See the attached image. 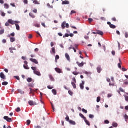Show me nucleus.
Wrapping results in <instances>:
<instances>
[{
  "label": "nucleus",
  "instance_id": "1",
  "mask_svg": "<svg viewBox=\"0 0 128 128\" xmlns=\"http://www.w3.org/2000/svg\"><path fill=\"white\" fill-rule=\"evenodd\" d=\"M32 70H34V74L38 76H42L40 72L36 70H38L36 67H32Z\"/></svg>",
  "mask_w": 128,
  "mask_h": 128
},
{
  "label": "nucleus",
  "instance_id": "2",
  "mask_svg": "<svg viewBox=\"0 0 128 128\" xmlns=\"http://www.w3.org/2000/svg\"><path fill=\"white\" fill-rule=\"evenodd\" d=\"M8 22L10 24H12V26H14V24H20V21H14L12 19H10L8 20Z\"/></svg>",
  "mask_w": 128,
  "mask_h": 128
},
{
  "label": "nucleus",
  "instance_id": "3",
  "mask_svg": "<svg viewBox=\"0 0 128 128\" xmlns=\"http://www.w3.org/2000/svg\"><path fill=\"white\" fill-rule=\"evenodd\" d=\"M4 120H6L8 122H12V120L11 118H8V116H5L4 118Z\"/></svg>",
  "mask_w": 128,
  "mask_h": 128
},
{
  "label": "nucleus",
  "instance_id": "4",
  "mask_svg": "<svg viewBox=\"0 0 128 128\" xmlns=\"http://www.w3.org/2000/svg\"><path fill=\"white\" fill-rule=\"evenodd\" d=\"M28 104L30 106H36V102H34V101L30 100L28 102Z\"/></svg>",
  "mask_w": 128,
  "mask_h": 128
},
{
  "label": "nucleus",
  "instance_id": "5",
  "mask_svg": "<svg viewBox=\"0 0 128 128\" xmlns=\"http://www.w3.org/2000/svg\"><path fill=\"white\" fill-rule=\"evenodd\" d=\"M30 60L32 62H34V64H38V60L36 59L30 58Z\"/></svg>",
  "mask_w": 128,
  "mask_h": 128
},
{
  "label": "nucleus",
  "instance_id": "6",
  "mask_svg": "<svg viewBox=\"0 0 128 128\" xmlns=\"http://www.w3.org/2000/svg\"><path fill=\"white\" fill-rule=\"evenodd\" d=\"M76 64L78 66H80V68H82V66H84V62H82V63H80L79 62H76Z\"/></svg>",
  "mask_w": 128,
  "mask_h": 128
},
{
  "label": "nucleus",
  "instance_id": "7",
  "mask_svg": "<svg viewBox=\"0 0 128 128\" xmlns=\"http://www.w3.org/2000/svg\"><path fill=\"white\" fill-rule=\"evenodd\" d=\"M0 76L2 80H6V76L4 74V72H1L0 74Z\"/></svg>",
  "mask_w": 128,
  "mask_h": 128
},
{
  "label": "nucleus",
  "instance_id": "8",
  "mask_svg": "<svg viewBox=\"0 0 128 128\" xmlns=\"http://www.w3.org/2000/svg\"><path fill=\"white\" fill-rule=\"evenodd\" d=\"M55 70L58 74H62V70H60V68H56Z\"/></svg>",
  "mask_w": 128,
  "mask_h": 128
},
{
  "label": "nucleus",
  "instance_id": "9",
  "mask_svg": "<svg viewBox=\"0 0 128 128\" xmlns=\"http://www.w3.org/2000/svg\"><path fill=\"white\" fill-rule=\"evenodd\" d=\"M9 50H10V52L11 54H14V51L13 50H16V48H9Z\"/></svg>",
  "mask_w": 128,
  "mask_h": 128
},
{
  "label": "nucleus",
  "instance_id": "10",
  "mask_svg": "<svg viewBox=\"0 0 128 128\" xmlns=\"http://www.w3.org/2000/svg\"><path fill=\"white\" fill-rule=\"evenodd\" d=\"M96 34H99L100 36H104V32L100 30H97Z\"/></svg>",
  "mask_w": 128,
  "mask_h": 128
},
{
  "label": "nucleus",
  "instance_id": "11",
  "mask_svg": "<svg viewBox=\"0 0 128 128\" xmlns=\"http://www.w3.org/2000/svg\"><path fill=\"white\" fill-rule=\"evenodd\" d=\"M49 78L51 80V82H54V76L52 74L49 75Z\"/></svg>",
  "mask_w": 128,
  "mask_h": 128
},
{
  "label": "nucleus",
  "instance_id": "12",
  "mask_svg": "<svg viewBox=\"0 0 128 128\" xmlns=\"http://www.w3.org/2000/svg\"><path fill=\"white\" fill-rule=\"evenodd\" d=\"M119 61L120 63L118 64V66L119 68H122V60H120V58H119Z\"/></svg>",
  "mask_w": 128,
  "mask_h": 128
},
{
  "label": "nucleus",
  "instance_id": "13",
  "mask_svg": "<svg viewBox=\"0 0 128 128\" xmlns=\"http://www.w3.org/2000/svg\"><path fill=\"white\" fill-rule=\"evenodd\" d=\"M65 56L68 60H70V55L66 53L65 54Z\"/></svg>",
  "mask_w": 128,
  "mask_h": 128
},
{
  "label": "nucleus",
  "instance_id": "14",
  "mask_svg": "<svg viewBox=\"0 0 128 128\" xmlns=\"http://www.w3.org/2000/svg\"><path fill=\"white\" fill-rule=\"evenodd\" d=\"M62 4L63 5L70 4V1H68V0L63 1L62 2Z\"/></svg>",
  "mask_w": 128,
  "mask_h": 128
},
{
  "label": "nucleus",
  "instance_id": "15",
  "mask_svg": "<svg viewBox=\"0 0 128 128\" xmlns=\"http://www.w3.org/2000/svg\"><path fill=\"white\" fill-rule=\"evenodd\" d=\"M16 26V30H20V25H18V24H15Z\"/></svg>",
  "mask_w": 128,
  "mask_h": 128
},
{
  "label": "nucleus",
  "instance_id": "16",
  "mask_svg": "<svg viewBox=\"0 0 128 128\" xmlns=\"http://www.w3.org/2000/svg\"><path fill=\"white\" fill-rule=\"evenodd\" d=\"M69 122L70 124H72V126H76V122L72 120H69Z\"/></svg>",
  "mask_w": 128,
  "mask_h": 128
},
{
  "label": "nucleus",
  "instance_id": "17",
  "mask_svg": "<svg viewBox=\"0 0 128 128\" xmlns=\"http://www.w3.org/2000/svg\"><path fill=\"white\" fill-rule=\"evenodd\" d=\"M50 52H51V54H56V48H52Z\"/></svg>",
  "mask_w": 128,
  "mask_h": 128
},
{
  "label": "nucleus",
  "instance_id": "18",
  "mask_svg": "<svg viewBox=\"0 0 128 128\" xmlns=\"http://www.w3.org/2000/svg\"><path fill=\"white\" fill-rule=\"evenodd\" d=\"M97 70H98V74H100V72L102 70V68H100V66L98 67Z\"/></svg>",
  "mask_w": 128,
  "mask_h": 128
},
{
  "label": "nucleus",
  "instance_id": "19",
  "mask_svg": "<svg viewBox=\"0 0 128 128\" xmlns=\"http://www.w3.org/2000/svg\"><path fill=\"white\" fill-rule=\"evenodd\" d=\"M29 16L32 18H36V16H34V14L32 13H30Z\"/></svg>",
  "mask_w": 128,
  "mask_h": 128
},
{
  "label": "nucleus",
  "instance_id": "20",
  "mask_svg": "<svg viewBox=\"0 0 128 128\" xmlns=\"http://www.w3.org/2000/svg\"><path fill=\"white\" fill-rule=\"evenodd\" d=\"M85 122L88 126H90V122L87 120L86 118L84 120Z\"/></svg>",
  "mask_w": 128,
  "mask_h": 128
},
{
  "label": "nucleus",
  "instance_id": "21",
  "mask_svg": "<svg viewBox=\"0 0 128 128\" xmlns=\"http://www.w3.org/2000/svg\"><path fill=\"white\" fill-rule=\"evenodd\" d=\"M33 4H40V2H38V0H34L33 2Z\"/></svg>",
  "mask_w": 128,
  "mask_h": 128
},
{
  "label": "nucleus",
  "instance_id": "22",
  "mask_svg": "<svg viewBox=\"0 0 128 128\" xmlns=\"http://www.w3.org/2000/svg\"><path fill=\"white\" fill-rule=\"evenodd\" d=\"M10 40L12 42H16V38H10Z\"/></svg>",
  "mask_w": 128,
  "mask_h": 128
},
{
  "label": "nucleus",
  "instance_id": "23",
  "mask_svg": "<svg viewBox=\"0 0 128 128\" xmlns=\"http://www.w3.org/2000/svg\"><path fill=\"white\" fill-rule=\"evenodd\" d=\"M4 6L5 8H6V10H8V9L10 8V6L8 5V4H4Z\"/></svg>",
  "mask_w": 128,
  "mask_h": 128
},
{
  "label": "nucleus",
  "instance_id": "24",
  "mask_svg": "<svg viewBox=\"0 0 128 128\" xmlns=\"http://www.w3.org/2000/svg\"><path fill=\"white\" fill-rule=\"evenodd\" d=\"M62 28L63 30H64V28H66V22H64L62 24Z\"/></svg>",
  "mask_w": 128,
  "mask_h": 128
},
{
  "label": "nucleus",
  "instance_id": "25",
  "mask_svg": "<svg viewBox=\"0 0 128 128\" xmlns=\"http://www.w3.org/2000/svg\"><path fill=\"white\" fill-rule=\"evenodd\" d=\"M24 68L25 70H30V67H28V65H26V64H24Z\"/></svg>",
  "mask_w": 128,
  "mask_h": 128
},
{
  "label": "nucleus",
  "instance_id": "26",
  "mask_svg": "<svg viewBox=\"0 0 128 128\" xmlns=\"http://www.w3.org/2000/svg\"><path fill=\"white\" fill-rule=\"evenodd\" d=\"M72 84L74 88H76V83H74V82H72Z\"/></svg>",
  "mask_w": 128,
  "mask_h": 128
},
{
  "label": "nucleus",
  "instance_id": "27",
  "mask_svg": "<svg viewBox=\"0 0 128 128\" xmlns=\"http://www.w3.org/2000/svg\"><path fill=\"white\" fill-rule=\"evenodd\" d=\"M110 28H112L113 30H114V28H116V26L112 24L110 26Z\"/></svg>",
  "mask_w": 128,
  "mask_h": 128
},
{
  "label": "nucleus",
  "instance_id": "28",
  "mask_svg": "<svg viewBox=\"0 0 128 128\" xmlns=\"http://www.w3.org/2000/svg\"><path fill=\"white\" fill-rule=\"evenodd\" d=\"M80 118H83L84 120H85L86 118L84 117V114H80Z\"/></svg>",
  "mask_w": 128,
  "mask_h": 128
},
{
  "label": "nucleus",
  "instance_id": "29",
  "mask_svg": "<svg viewBox=\"0 0 128 128\" xmlns=\"http://www.w3.org/2000/svg\"><path fill=\"white\" fill-rule=\"evenodd\" d=\"M52 94H54V96H56V94H57L56 90H52Z\"/></svg>",
  "mask_w": 128,
  "mask_h": 128
},
{
  "label": "nucleus",
  "instance_id": "30",
  "mask_svg": "<svg viewBox=\"0 0 128 128\" xmlns=\"http://www.w3.org/2000/svg\"><path fill=\"white\" fill-rule=\"evenodd\" d=\"M27 82H32V78H28L27 80Z\"/></svg>",
  "mask_w": 128,
  "mask_h": 128
},
{
  "label": "nucleus",
  "instance_id": "31",
  "mask_svg": "<svg viewBox=\"0 0 128 128\" xmlns=\"http://www.w3.org/2000/svg\"><path fill=\"white\" fill-rule=\"evenodd\" d=\"M2 86H8V82H4L2 83Z\"/></svg>",
  "mask_w": 128,
  "mask_h": 128
},
{
  "label": "nucleus",
  "instance_id": "32",
  "mask_svg": "<svg viewBox=\"0 0 128 128\" xmlns=\"http://www.w3.org/2000/svg\"><path fill=\"white\" fill-rule=\"evenodd\" d=\"M68 36H70V34H66L63 36V38H68Z\"/></svg>",
  "mask_w": 128,
  "mask_h": 128
},
{
  "label": "nucleus",
  "instance_id": "33",
  "mask_svg": "<svg viewBox=\"0 0 128 128\" xmlns=\"http://www.w3.org/2000/svg\"><path fill=\"white\" fill-rule=\"evenodd\" d=\"M4 34V29L0 30V34Z\"/></svg>",
  "mask_w": 128,
  "mask_h": 128
},
{
  "label": "nucleus",
  "instance_id": "34",
  "mask_svg": "<svg viewBox=\"0 0 128 128\" xmlns=\"http://www.w3.org/2000/svg\"><path fill=\"white\" fill-rule=\"evenodd\" d=\"M59 58H60V56L58 55H56L55 58L56 62H58V60Z\"/></svg>",
  "mask_w": 128,
  "mask_h": 128
},
{
  "label": "nucleus",
  "instance_id": "35",
  "mask_svg": "<svg viewBox=\"0 0 128 128\" xmlns=\"http://www.w3.org/2000/svg\"><path fill=\"white\" fill-rule=\"evenodd\" d=\"M73 74H74V76H78V74H80V72H72Z\"/></svg>",
  "mask_w": 128,
  "mask_h": 128
},
{
  "label": "nucleus",
  "instance_id": "36",
  "mask_svg": "<svg viewBox=\"0 0 128 128\" xmlns=\"http://www.w3.org/2000/svg\"><path fill=\"white\" fill-rule=\"evenodd\" d=\"M47 6L49 8H54V6H50V4H48Z\"/></svg>",
  "mask_w": 128,
  "mask_h": 128
},
{
  "label": "nucleus",
  "instance_id": "37",
  "mask_svg": "<svg viewBox=\"0 0 128 128\" xmlns=\"http://www.w3.org/2000/svg\"><path fill=\"white\" fill-rule=\"evenodd\" d=\"M112 126L114 128H118V124L113 123Z\"/></svg>",
  "mask_w": 128,
  "mask_h": 128
},
{
  "label": "nucleus",
  "instance_id": "38",
  "mask_svg": "<svg viewBox=\"0 0 128 128\" xmlns=\"http://www.w3.org/2000/svg\"><path fill=\"white\" fill-rule=\"evenodd\" d=\"M34 26H36V28H40V24H34Z\"/></svg>",
  "mask_w": 128,
  "mask_h": 128
},
{
  "label": "nucleus",
  "instance_id": "39",
  "mask_svg": "<svg viewBox=\"0 0 128 128\" xmlns=\"http://www.w3.org/2000/svg\"><path fill=\"white\" fill-rule=\"evenodd\" d=\"M20 108H18L16 109V112H20Z\"/></svg>",
  "mask_w": 128,
  "mask_h": 128
},
{
  "label": "nucleus",
  "instance_id": "40",
  "mask_svg": "<svg viewBox=\"0 0 128 128\" xmlns=\"http://www.w3.org/2000/svg\"><path fill=\"white\" fill-rule=\"evenodd\" d=\"M68 94L70 96H72L74 94V92L71 90L68 91Z\"/></svg>",
  "mask_w": 128,
  "mask_h": 128
},
{
  "label": "nucleus",
  "instance_id": "41",
  "mask_svg": "<svg viewBox=\"0 0 128 128\" xmlns=\"http://www.w3.org/2000/svg\"><path fill=\"white\" fill-rule=\"evenodd\" d=\"M24 4H28V0H24Z\"/></svg>",
  "mask_w": 128,
  "mask_h": 128
},
{
  "label": "nucleus",
  "instance_id": "42",
  "mask_svg": "<svg viewBox=\"0 0 128 128\" xmlns=\"http://www.w3.org/2000/svg\"><path fill=\"white\" fill-rule=\"evenodd\" d=\"M84 85L80 84V88L81 90H84Z\"/></svg>",
  "mask_w": 128,
  "mask_h": 128
},
{
  "label": "nucleus",
  "instance_id": "43",
  "mask_svg": "<svg viewBox=\"0 0 128 128\" xmlns=\"http://www.w3.org/2000/svg\"><path fill=\"white\" fill-rule=\"evenodd\" d=\"M82 111L83 112H84V114H88V110H86L84 108H83L82 110Z\"/></svg>",
  "mask_w": 128,
  "mask_h": 128
},
{
  "label": "nucleus",
  "instance_id": "44",
  "mask_svg": "<svg viewBox=\"0 0 128 128\" xmlns=\"http://www.w3.org/2000/svg\"><path fill=\"white\" fill-rule=\"evenodd\" d=\"M66 120L67 122H70V117L68 116H66Z\"/></svg>",
  "mask_w": 128,
  "mask_h": 128
},
{
  "label": "nucleus",
  "instance_id": "45",
  "mask_svg": "<svg viewBox=\"0 0 128 128\" xmlns=\"http://www.w3.org/2000/svg\"><path fill=\"white\" fill-rule=\"evenodd\" d=\"M30 120H27V126H30Z\"/></svg>",
  "mask_w": 128,
  "mask_h": 128
},
{
  "label": "nucleus",
  "instance_id": "46",
  "mask_svg": "<svg viewBox=\"0 0 128 128\" xmlns=\"http://www.w3.org/2000/svg\"><path fill=\"white\" fill-rule=\"evenodd\" d=\"M100 102V97H98L97 98V102Z\"/></svg>",
  "mask_w": 128,
  "mask_h": 128
},
{
  "label": "nucleus",
  "instance_id": "47",
  "mask_svg": "<svg viewBox=\"0 0 128 128\" xmlns=\"http://www.w3.org/2000/svg\"><path fill=\"white\" fill-rule=\"evenodd\" d=\"M124 118H125V120H126H126H128V116L126 115V114H125V116H124Z\"/></svg>",
  "mask_w": 128,
  "mask_h": 128
},
{
  "label": "nucleus",
  "instance_id": "48",
  "mask_svg": "<svg viewBox=\"0 0 128 128\" xmlns=\"http://www.w3.org/2000/svg\"><path fill=\"white\" fill-rule=\"evenodd\" d=\"M76 14V11H74V10H72L70 14L72 15V14Z\"/></svg>",
  "mask_w": 128,
  "mask_h": 128
},
{
  "label": "nucleus",
  "instance_id": "49",
  "mask_svg": "<svg viewBox=\"0 0 128 128\" xmlns=\"http://www.w3.org/2000/svg\"><path fill=\"white\" fill-rule=\"evenodd\" d=\"M89 118H94V115L90 114L89 116Z\"/></svg>",
  "mask_w": 128,
  "mask_h": 128
},
{
  "label": "nucleus",
  "instance_id": "50",
  "mask_svg": "<svg viewBox=\"0 0 128 128\" xmlns=\"http://www.w3.org/2000/svg\"><path fill=\"white\" fill-rule=\"evenodd\" d=\"M120 92H124V89H123L122 88H120Z\"/></svg>",
  "mask_w": 128,
  "mask_h": 128
},
{
  "label": "nucleus",
  "instance_id": "51",
  "mask_svg": "<svg viewBox=\"0 0 128 128\" xmlns=\"http://www.w3.org/2000/svg\"><path fill=\"white\" fill-rule=\"evenodd\" d=\"M125 38H128V32H126L125 33Z\"/></svg>",
  "mask_w": 128,
  "mask_h": 128
},
{
  "label": "nucleus",
  "instance_id": "52",
  "mask_svg": "<svg viewBox=\"0 0 128 128\" xmlns=\"http://www.w3.org/2000/svg\"><path fill=\"white\" fill-rule=\"evenodd\" d=\"M105 124H110V121L108 120H106L104 121Z\"/></svg>",
  "mask_w": 128,
  "mask_h": 128
},
{
  "label": "nucleus",
  "instance_id": "53",
  "mask_svg": "<svg viewBox=\"0 0 128 128\" xmlns=\"http://www.w3.org/2000/svg\"><path fill=\"white\" fill-rule=\"evenodd\" d=\"M6 26H10V23L8 22H6L5 24Z\"/></svg>",
  "mask_w": 128,
  "mask_h": 128
},
{
  "label": "nucleus",
  "instance_id": "54",
  "mask_svg": "<svg viewBox=\"0 0 128 128\" xmlns=\"http://www.w3.org/2000/svg\"><path fill=\"white\" fill-rule=\"evenodd\" d=\"M33 12H34V14H38V10L34 9V10H33Z\"/></svg>",
  "mask_w": 128,
  "mask_h": 128
},
{
  "label": "nucleus",
  "instance_id": "55",
  "mask_svg": "<svg viewBox=\"0 0 128 128\" xmlns=\"http://www.w3.org/2000/svg\"><path fill=\"white\" fill-rule=\"evenodd\" d=\"M15 78H16V80H20V76H15Z\"/></svg>",
  "mask_w": 128,
  "mask_h": 128
},
{
  "label": "nucleus",
  "instance_id": "56",
  "mask_svg": "<svg viewBox=\"0 0 128 128\" xmlns=\"http://www.w3.org/2000/svg\"><path fill=\"white\" fill-rule=\"evenodd\" d=\"M0 4H4V0H0Z\"/></svg>",
  "mask_w": 128,
  "mask_h": 128
},
{
  "label": "nucleus",
  "instance_id": "57",
  "mask_svg": "<svg viewBox=\"0 0 128 128\" xmlns=\"http://www.w3.org/2000/svg\"><path fill=\"white\" fill-rule=\"evenodd\" d=\"M72 80L75 84H76V78H73Z\"/></svg>",
  "mask_w": 128,
  "mask_h": 128
},
{
  "label": "nucleus",
  "instance_id": "58",
  "mask_svg": "<svg viewBox=\"0 0 128 128\" xmlns=\"http://www.w3.org/2000/svg\"><path fill=\"white\" fill-rule=\"evenodd\" d=\"M125 100L126 102H128V96H124Z\"/></svg>",
  "mask_w": 128,
  "mask_h": 128
},
{
  "label": "nucleus",
  "instance_id": "59",
  "mask_svg": "<svg viewBox=\"0 0 128 128\" xmlns=\"http://www.w3.org/2000/svg\"><path fill=\"white\" fill-rule=\"evenodd\" d=\"M112 20L113 22H116V18H112Z\"/></svg>",
  "mask_w": 128,
  "mask_h": 128
},
{
  "label": "nucleus",
  "instance_id": "60",
  "mask_svg": "<svg viewBox=\"0 0 128 128\" xmlns=\"http://www.w3.org/2000/svg\"><path fill=\"white\" fill-rule=\"evenodd\" d=\"M32 38V34H30L29 36H28V38H30V40Z\"/></svg>",
  "mask_w": 128,
  "mask_h": 128
},
{
  "label": "nucleus",
  "instance_id": "61",
  "mask_svg": "<svg viewBox=\"0 0 128 128\" xmlns=\"http://www.w3.org/2000/svg\"><path fill=\"white\" fill-rule=\"evenodd\" d=\"M84 38L85 40H89L90 37L88 36H85Z\"/></svg>",
  "mask_w": 128,
  "mask_h": 128
},
{
  "label": "nucleus",
  "instance_id": "62",
  "mask_svg": "<svg viewBox=\"0 0 128 128\" xmlns=\"http://www.w3.org/2000/svg\"><path fill=\"white\" fill-rule=\"evenodd\" d=\"M58 36H62L63 34H62L60 32V33H58Z\"/></svg>",
  "mask_w": 128,
  "mask_h": 128
},
{
  "label": "nucleus",
  "instance_id": "63",
  "mask_svg": "<svg viewBox=\"0 0 128 128\" xmlns=\"http://www.w3.org/2000/svg\"><path fill=\"white\" fill-rule=\"evenodd\" d=\"M2 16H6V13H4V12H2Z\"/></svg>",
  "mask_w": 128,
  "mask_h": 128
},
{
  "label": "nucleus",
  "instance_id": "64",
  "mask_svg": "<svg viewBox=\"0 0 128 128\" xmlns=\"http://www.w3.org/2000/svg\"><path fill=\"white\" fill-rule=\"evenodd\" d=\"M34 128H42L40 126H35Z\"/></svg>",
  "mask_w": 128,
  "mask_h": 128
}]
</instances>
